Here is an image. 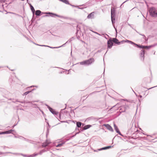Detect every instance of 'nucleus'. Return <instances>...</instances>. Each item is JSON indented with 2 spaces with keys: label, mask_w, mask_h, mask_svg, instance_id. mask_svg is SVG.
<instances>
[{
  "label": "nucleus",
  "mask_w": 157,
  "mask_h": 157,
  "mask_svg": "<svg viewBox=\"0 0 157 157\" xmlns=\"http://www.w3.org/2000/svg\"><path fill=\"white\" fill-rule=\"evenodd\" d=\"M92 32H93V33H95L96 34H97L98 35H100V36H101V35H100V34H99V33H97V32H94V31H92Z\"/></svg>",
  "instance_id": "a18cd8bd"
},
{
  "label": "nucleus",
  "mask_w": 157,
  "mask_h": 157,
  "mask_svg": "<svg viewBox=\"0 0 157 157\" xmlns=\"http://www.w3.org/2000/svg\"><path fill=\"white\" fill-rule=\"evenodd\" d=\"M30 9L32 11V13H33V17L32 19V20L33 19V17L34 16L35 10V9H34V7L31 5H30Z\"/></svg>",
  "instance_id": "a211bd4d"
},
{
  "label": "nucleus",
  "mask_w": 157,
  "mask_h": 157,
  "mask_svg": "<svg viewBox=\"0 0 157 157\" xmlns=\"http://www.w3.org/2000/svg\"><path fill=\"white\" fill-rule=\"evenodd\" d=\"M24 140L28 142L29 143H32V144L33 143V141L31 140H29V139H26V138H24Z\"/></svg>",
  "instance_id": "c756f323"
},
{
  "label": "nucleus",
  "mask_w": 157,
  "mask_h": 157,
  "mask_svg": "<svg viewBox=\"0 0 157 157\" xmlns=\"http://www.w3.org/2000/svg\"><path fill=\"white\" fill-rule=\"evenodd\" d=\"M102 150H104V149L103 148V147L98 149V151H101Z\"/></svg>",
  "instance_id": "49530a36"
},
{
  "label": "nucleus",
  "mask_w": 157,
  "mask_h": 157,
  "mask_svg": "<svg viewBox=\"0 0 157 157\" xmlns=\"http://www.w3.org/2000/svg\"><path fill=\"white\" fill-rule=\"evenodd\" d=\"M43 153V152L41 151V150L39 153H34L33 154L30 155L29 156V157H34L37 155H41Z\"/></svg>",
  "instance_id": "2eb2a0df"
},
{
  "label": "nucleus",
  "mask_w": 157,
  "mask_h": 157,
  "mask_svg": "<svg viewBox=\"0 0 157 157\" xmlns=\"http://www.w3.org/2000/svg\"><path fill=\"white\" fill-rule=\"evenodd\" d=\"M5 1V0H0V2H4Z\"/></svg>",
  "instance_id": "603ef678"
},
{
  "label": "nucleus",
  "mask_w": 157,
  "mask_h": 157,
  "mask_svg": "<svg viewBox=\"0 0 157 157\" xmlns=\"http://www.w3.org/2000/svg\"><path fill=\"white\" fill-rule=\"evenodd\" d=\"M139 97L140 98H141L142 97V96L141 95H139Z\"/></svg>",
  "instance_id": "bf43d9fd"
},
{
  "label": "nucleus",
  "mask_w": 157,
  "mask_h": 157,
  "mask_svg": "<svg viewBox=\"0 0 157 157\" xmlns=\"http://www.w3.org/2000/svg\"><path fill=\"white\" fill-rule=\"evenodd\" d=\"M46 15H44V17H48V14L51 17H54L55 16H56V13H53L52 12H48L47 13H46Z\"/></svg>",
  "instance_id": "f8f14e48"
},
{
  "label": "nucleus",
  "mask_w": 157,
  "mask_h": 157,
  "mask_svg": "<svg viewBox=\"0 0 157 157\" xmlns=\"http://www.w3.org/2000/svg\"><path fill=\"white\" fill-rule=\"evenodd\" d=\"M9 100H12V102L13 103H15V102H18L21 103H24V101H18L17 99H16L15 101H14V100H15L14 99L10 98L9 99Z\"/></svg>",
  "instance_id": "412c9836"
},
{
  "label": "nucleus",
  "mask_w": 157,
  "mask_h": 157,
  "mask_svg": "<svg viewBox=\"0 0 157 157\" xmlns=\"http://www.w3.org/2000/svg\"><path fill=\"white\" fill-rule=\"evenodd\" d=\"M13 154L14 155L20 154H19V153H13Z\"/></svg>",
  "instance_id": "5fc2aeb1"
},
{
  "label": "nucleus",
  "mask_w": 157,
  "mask_h": 157,
  "mask_svg": "<svg viewBox=\"0 0 157 157\" xmlns=\"http://www.w3.org/2000/svg\"><path fill=\"white\" fill-rule=\"evenodd\" d=\"M103 126H105L108 130L112 132H113V130L112 127L108 124H104Z\"/></svg>",
  "instance_id": "1a4fd4ad"
},
{
  "label": "nucleus",
  "mask_w": 157,
  "mask_h": 157,
  "mask_svg": "<svg viewBox=\"0 0 157 157\" xmlns=\"http://www.w3.org/2000/svg\"><path fill=\"white\" fill-rule=\"evenodd\" d=\"M102 118V117H101V118H98L95 117H90V119L92 120H96V121H98L99 119Z\"/></svg>",
  "instance_id": "bb28decb"
},
{
  "label": "nucleus",
  "mask_w": 157,
  "mask_h": 157,
  "mask_svg": "<svg viewBox=\"0 0 157 157\" xmlns=\"http://www.w3.org/2000/svg\"><path fill=\"white\" fill-rule=\"evenodd\" d=\"M81 6H82L83 7H79L78 6H77V7H78V8L79 9H82L83 8H86V5H85V4H83L82 5H81Z\"/></svg>",
  "instance_id": "473e14b6"
},
{
  "label": "nucleus",
  "mask_w": 157,
  "mask_h": 157,
  "mask_svg": "<svg viewBox=\"0 0 157 157\" xmlns=\"http://www.w3.org/2000/svg\"><path fill=\"white\" fill-rule=\"evenodd\" d=\"M112 40L113 43H114L117 45L121 44V43H123L124 42V40H122L121 41L119 42V41L118 40L115 38H113L112 39Z\"/></svg>",
  "instance_id": "423d86ee"
},
{
  "label": "nucleus",
  "mask_w": 157,
  "mask_h": 157,
  "mask_svg": "<svg viewBox=\"0 0 157 157\" xmlns=\"http://www.w3.org/2000/svg\"><path fill=\"white\" fill-rule=\"evenodd\" d=\"M3 67H2V66H0V68H3Z\"/></svg>",
  "instance_id": "338daca9"
},
{
  "label": "nucleus",
  "mask_w": 157,
  "mask_h": 157,
  "mask_svg": "<svg viewBox=\"0 0 157 157\" xmlns=\"http://www.w3.org/2000/svg\"><path fill=\"white\" fill-rule=\"evenodd\" d=\"M152 148V147H146V149L147 150H151Z\"/></svg>",
  "instance_id": "e433bc0d"
},
{
  "label": "nucleus",
  "mask_w": 157,
  "mask_h": 157,
  "mask_svg": "<svg viewBox=\"0 0 157 157\" xmlns=\"http://www.w3.org/2000/svg\"><path fill=\"white\" fill-rule=\"evenodd\" d=\"M59 0L60 1H61V2H63V3L66 4L70 5L72 6L73 7H77V6H75L74 5H71V4H70L69 2H68V1L67 0Z\"/></svg>",
  "instance_id": "dca6fc26"
},
{
  "label": "nucleus",
  "mask_w": 157,
  "mask_h": 157,
  "mask_svg": "<svg viewBox=\"0 0 157 157\" xmlns=\"http://www.w3.org/2000/svg\"><path fill=\"white\" fill-rule=\"evenodd\" d=\"M78 34L80 35V37L81 36V35H82V36H83V34L81 30H80L79 33H78Z\"/></svg>",
  "instance_id": "58836bf2"
},
{
  "label": "nucleus",
  "mask_w": 157,
  "mask_h": 157,
  "mask_svg": "<svg viewBox=\"0 0 157 157\" xmlns=\"http://www.w3.org/2000/svg\"><path fill=\"white\" fill-rule=\"evenodd\" d=\"M14 131V130L10 129V130L0 132V135L12 133V132Z\"/></svg>",
  "instance_id": "6e6552de"
},
{
  "label": "nucleus",
  "mask_w": 157,
  "mask_h": 157,
  "mask_svg": "<svg viewBox=\"0 0 157 157\" xmlns=\"http://www.w3.org/2000/svg\"><path fill=\"white\" fill-rule=\"evenodd\" d=\"M61 122H62V123H63V122H66V123H67V121H61Z\"/></svg>",
  "instance_id": "8fccbe9b"
},
{
  "label": "nucleus",
  "mask_w": 157,
  "mask_h": 157,
  "mask_svg": "<svg viewBox=\"0 0 157 157\" xmlns=\"http://www.w3.org/2000/svg\"><path fill=\"white\" fill-rule=\"evenodd\" d=\"M45 105L47 106V108L49 110H50V109H51L52 108L50 107L47 104H46Z\"/></svg>",
  "instance_id": "a19ab883"
},
{
  "label": "nucleus",
  "mask_w": 157,
  "mask_h": 157,
  "mask_svg": "<svg viewBox=\"0 0 157 157\" xmlns=\"http://www.w3.org/2000/svg\"><path fill=\"white\" fill-rule=\"evenodd\" d=\"M149 12L151 17L155 18L157 17V10L154 7H150L149 9Z\"/></svg>",
  "instance_id": "f257e3e1"
},
{
  "label": "nucleus",
  "mask_w": 157,
  "mask_h": 157,
  "mask_svg": "<svg viewBox=\"0 0 157 157\" xmlns=\"http://www.w3.org/2000/svg\"><path fill=\"white\" fill-rule=\"evenodd\" d=\"M49 148L48 147H47L45 148V149H43L41 150V151L43 152L47 151H48L49 150Z\"/></svg>",
  "instance_id": "f704fd0d"
},
{
  "label": "nucleus",
  "mask_w": 157,
  "mask_h": 157,
  "mask_svg": "<svg viewBox=\"0 0 157 157\" xmlns=\"http://www.w3.org/2000/svg\"><path fill=\"white\" fill-rule=\"evenodd\" d=\"M41 12L39 10H37L35 12V14L37 16H40L41 15Z\"/></svg>",
  "instance_id": "6ab92c4d"
},
{
  "label": "nucleus",
  "mask_w": 157,
  "mask_h": 157,
  "mask_svg": "<svg viewBox=\"0 0 157 157\" xmlns=\"http://www.w3.org/2000/svg\"><path fill=\"white\" fill-rule=\"evenodd\" d=\"M111 21H112V23L113 24V26L115 29V30L116 31V33H117V28H116L115 27V25H114V24L115 23V17H111Z\"/></svg>",
  "instance_id": "9b49d317"
},
{
  "label": "nucleus",
  "mask_w": 157,
  "mask_h": 157,
  "mask_svg": "<svg viewBox=\"0 0 157 157\" xmlns=\"http://www.w3.org/2000/svg\"><path fill=\"white\" fill-rule=\"evenodd\" d=\"M145 51L144 50L142 49L140 54V58L141 60L142 61H143L144 60Z\"/></svg>",
  "instance_id": "0eeeda50"
},
{
  "label": "nucleus",
  "mask_w": 157,
  "mask_h": 157,
  "mask_svg": "<svg viewBox=\"0 0 157 157\" xmlns=\"http://www.w3.org/2000/svg\"><path fill=\"white\" fill-rule=\"evenodd\" d=\"M91 126V125H90V124H88V125H86L85 126L83 127V130H86V129L90 128Z\"/></svg>",
  "instance_id": "4be33fe9"
},
{
  "label": "nucleus",
  "mask_w": 157,
  "mask_h": 157,
  "mask_svg": "<svg viewBox=\"0 0 157 157\" xmlns=\"http://www.w3.org/2000/svg\"><path fill=\"white\" fill-rule=\"evenodd\" d=\"M119 112L120 113V114L122 112H125V109L123 106L120 109Z\"/></svg>",
  "instance_id": "393cba45"
},
{
  "label": "nucleus",
  "mask_w": 157,
  "mask_h": 157,
  "mask_svg": "<svg viewBox=\"0 0 157 157\" xmlns=\"http://www.w3.org/2000/svg\"><path fill=\"white\" fill-rule=\"evenodd\" d=\"M128 25H129V26H130L131 27H132V26H131V25H130V24H128Z\"/></svg>",
  "instance_id": "052dcab7"
},
{
  "label": "nucleus",
  "mask_w": 157,
  "mask_h": 157,
  "mask_svg": "<svg viewBox=\"0 0 157 157\" xmlns=\"http://www.w3.org/2000/svg\"><path fill=\"white\" fill-rule=\"evenodd\" d=\"M115 105L114 106H113V107L111 108V109H112V108H113V107H115Z\"/></svg>",
  "instance_id": "69168bd1"
},
{
  "label": "nucleus",
  "mask_w": 157,
  "mask_h": 157,
  "mask_svg": "<svg viewBox=\"0 0 157 157\" xmlns=\"http://www.w3.org/2000/svg\"><path fill=\"white\" fill-rule=\"evenodd\" d=\"M94 61L93 58H90L88 59L84 60L80 62V63L82 65H89L91 64Z\"/></svg>",
  "instance_id": "f03ea898"
},
{
  "label": "nucleus",
  "mask_w": 157,
  "mask_h": 157,
  "mask_svg": "<svg viewBox=\"0 0 157 157\" xmlns=\"http://www.w3.org/2000/svg\"><path fill=\"white\" fill-rule=\"evenodd\" d=\"M48 12H43V13H42L41 12V13L42 14H46V13H47Z\"/></svg>",
  "instance_id": "13d9d810"
},
{
  "label": "nucleus",
  "mask_w": 157,
  "mask_h": 157,
  "mask_svg": "<svg viewBox=\"0 0 157 157\" xmlns=\"http://www.w3.org/2000/svg\"><path fill=\"white\" fill-rule=\"evenodd\" d=\"M52 109L49 110L51 112V113H52L53 114H55L56 115H57L58 114V112H56V111H55L54 109H53L52 108H51Z\"/></svg>",
  "instance_id": "aec40b11"
},
{
  "label": "nucleus",
  "mask_w": 157,
  "mask_h": 157,
  "mask_svg": "<svg viewBox=\"0 0 157 157\" xmlns=\"http://www.w3.org/2000/svg\"><path fill=\"white\" fill-rule=\"evenodd\" d=\"M70 112L71 113H74V111H73L72 110H71L70 111Z\"/></svg>",
  "instance_id": "3c124183"
},
{
  "label": "nucleus",
  "mask_w": 157,
  "mask_h": 157,
  "mask_svg": "<svg viewBox=\"0 0 157 157\" xmlns=\"http://www.w3.org/2000/svg\"><path fill=\"white\" fill-rule=\"evenodd\" d=\"M65 143V142L63 141L61 143H60L59 144H58L56 146V147H61Z\"/></svg>",
  "instance_id": "b1692460"
},
{
  "label": "nucleus",
  "mask_w": 157,
  "mask_h": 157,
  "mask_svg": "<svg viewBox=\"0 0 157 157\" xmlns=\"http://www.w3.org/2000/svg\"><path fill=\"white\" fill-rule=\"evenodd\" d=\"M154 45H151L149 46H144L143 45H140L139 44H138L137 47L139 48L143 49L145 48L146 49H149L151 47L154 46Z\"/></svg>",
  "instance_id": "20e7f679"
},
{
  "label": "nucleus",
  "mask_w": 157,
  "mask_h": 157,
  "mask_svg": "<svg viewBox=\"0 0 157 157\" xmlns=\"http://www.w3.org/2000/svg\"><path fill=\"white\" fill-rule=\"evenodd\" d=\"M117 133L119 134L120 135L122 136H123V135L121 132L119 131V132H117Z\"/></svg>",
  "instance_id": "79ce46f5"
},
{
  "label": "nucleus",
  "mask_w": 157,
  "mask_h": 157,
  "mask_svg": "<svg viewBox=\"0 0 157 157\" xmlns=\"http://www.w3.org/2000/svg\"><path fill=\"white\" fill-rule=\"evenodd\" d=\"M111 17H114L115 16V9L114 8H112L111 9Z\"/></svg>",
  "instance_id": "4468645a"
},
{
  "label": "nucleus",
  "mask_w": 157,
  "mask_h": 157,
  "mask_svg": "<svg viewBox=\"0 0 157 157\" xmlns=\"http://www.w3.org/2000/svg\"><path fill=\"white\" fill-rule=\"evenodd\" d=\"M56 16H57V17H60V18H62L63 17L62 16H60V15H59L57 14H56Z\"/></svg>",
  "instance_id": "c03bdc74"
},
{
  "label": "nucleus",
  "mask_w": 157,
  "mask_h": 157,
  "mask_svg": "<svg viewBox=\"0 0 157 157\" xmlns=\"http://www.w3.org/2000/svg\"><path fill=\"white\" fill-rule=\"evenodd\" d=\"M82 123L79 121H78L76 123V126L78 128H80L82 125Z\"/></svg>",
  "instance_id": "a878e982"
},
{
  "label": "nucleus",
  "mask_w": 157,
  "mask_h": 157,
  "mask_svg": "<svg viewBox=\"0 0 157 157\" xmlns=\"http://www.w3.org/2000/svg\"><path fill=\"white\" fill-rule=\"evenodd\" d=\"M6 147H6V146H4V147H3V149H5V148Z\"/></svg>",
  "instance_id": "e2e57ef3"
},
{
  "label": "nucleus",
  "mask_w": 157,
  "mask_h": 157,
  "mask_svg": "<svg viewBox=\"0 0 157 157\" xmlns=\"http://www.w3.org/2000/svg\"><path fill=\"white\" fill-rule=\"evenodd\" d=\"M36 45H39V46H41L47 47H49V48H59V47H50V46H47V45H39V44H37Z\"/></svg>",
  "instance_id": "5701e85b"
},
{
  "label": "nucleus",
  "mask_w": 157,
  "mask_h": 157,
  "mask_svg": "<svg viewBox=\"0 0 157 157\" xmlns=\"http://www.w3.org/2000/svg\"><path fill=\"white\" fill-rule=\"evenodd\" d=\"M47 123L48 124V125L49 126L48 123V122H47Z\"/></svg>",
  "instance_id": "774afa93"
},
{
  "label": "nucleus",
  "mask_w": 157,
  "mask_h": 157,
  "mask_svg": "<svg viewBox=\"0 0 157 157\" xmlns=\"http://www.w3.org/2000/svg\"><path fill=\"white\" fill-rule=\"evenodd\" d=\"M79 24L80 25H81V27L82 28L83 30L85 31V27L86 26V25L82 23L80 24Z\"/></svg>",
  "instance_id": "2f4dec72"
},
{
  "label": "nucleus",
  "mask_w": 157,
  "mask_h": 157,
  "mask_svg": "<svg viewBox=\"0 0 157 157\" xmlns=\"http://www.w3.org/2000/svg\"><path fill=\"white\" fill-rule=\"evenodd\" d=\"M114 129L117 132L120 131L117 127L115 124H114Z\"/></svg>",
  "instance_id": "cd10ccee"
},
{
  "label": "nucleus",
  "mask_w": 157,
  "mask_h": 157,
  "mask_svg": "<svg viewBox=\"0 0 157 157\" xmlns=\"http://www.w3.org/2000/svg\"><path fill=\"white\" fill-rule=\"evenodd\" d=\"M9 13H12V14H15L16 16H21L20 15H19L18 14H16V13H13V12H9Z\"/></svg>",
  "instance_id": "ea45409f"
},
{
  "label": "nucleus",
  "mask_w": 157,
  "mask_h": 157,
  "mask_svg": "<svg viewBox=\"0 0 157 157\" xmlns=\"http://www.w3.org/2000/svg\"><path fill=\"white\" fill-rule=\"evenodd\" d=\"M14 137L15 138H19L20 139H21V140H22V139L24 140V138H25L24 137H23L22 136H15Z\"/></svg>",
  "instance_id": "c85d7f7f"
},
{
  "label": "nucleus",
  "mask_w": 157,
  "mask_h": 157,
  "mask_svg": "<svg viewBox=\"0 0 157 157\" xmlns=\"http://www.w3.org/2000/svg\"><path fill=\"white\" fill-rule=\"evenodd\" d=\"M17 124H17H14V125H13V126H12V127L13 128Z\"/></svg>",
  "instance_id": "864d4df0"
},
{
  "label": "nucleus",
  "mask_w": 157,
  "mask_h": 157,
  "mask_svg": "<svg viewBox=\"0 0 157 157\" xmlns=\"http://www.w3.org/2000/svg\"><path fill=\"white\" fill-rule=\"evenodd\" d=\"M136 32H137V33H138L140 35H142V36H144V37H143V38H144V40H146V36H145L144 34H140V33H138V32H137V31H136Z\"/></svg>",
  "instance_id": "4c0bfd02"
},
{
  "label": "nucleus",
  "mask_w": 157,
  "mask_h": 157,
  "mask_svg": "<svg viewBox=\"0 0 157 157\" xmlns=\"http://www.w3.org/2000/svg\"><path fill=\"white\" fill-rule=\"evenodd\" d=\"M108 48H111L113 46V43L111 38H110L107 42Z\"/></svg>",
  "instance_id": "7ed1b4c3"
},
{
  "label": "nucleus",
  "mask_w": 157,
  "mask_h": 157,
  "mask_svg": "<svg viewBox=\"0 0 157 157\" xmlns=\"http://www.w3.org/2000/svg\"><path fill=\"white\" fill-rule=\"evenodd\" d=\"M28 103H30V104H33V103H32V102H31V101H29V102H28Z\"/></svg>",
  "instance_id": "6e6d98bb"
},
{
  "label": "nucleus",
  "mask_w": 157,
  "mask_h": 157,
  "mask_svg": "<svg viewBox=\"0 0 157 157\" xmlns=\"http://www.w3.org/2000/svg\"><path fill=\"white\" fill-rule=\"evenodd\" d=\"M127 1V0L126 1H125V2H123L122 4H121V6H120V7H121H121H122V5H123V4L124 3H125V2H126Z\"/></svg>",
  "instance_id": "09e8293b"
},
{
  "label": "nucleus",
  "mask_w": 157,
  "mask_h": 157,
  "mask_svg": "<svg viewBox=\"0 0 157 157\" xmlns=\"http://www.w3.org/2000/svg\"><path fill=\"white\" fill-rule=\"evenodd\" d=\"M81 28H82L81 27V26L79 24L77 26L76 34L77 38L78 40L80 39V35L78 34V33H79V32L80 31V30H81Z\"/></svg>",
  "instance_id": "39448f33"
},
{
  "label": "nucleus",
  "mask_w": 157,
  "mask_h": 157,
  "mask_svg": "<svg viewBox=\"0 0 157 157\" xmlns=\"http://www.w3.org/2000/svg\"><path fill=\"white\" fill-rule=\"evenodd\" d=\"M124 42H127V43H130L132 45H135L137 47V45H138V44H136V43H134V42L131 41H130V40H124Z\"/></svg>",
  "instance_id": "ddd939ff"
},
{
  "label": "nucleus",
  "mask_w": 157,
  "mask_h": 157,
  "mask_svg": "<svg viewBox=\"0 0 157 157\" xmlns=\"http://www.w3.org/2000/svg\"><path fill=\"white\" fill-rule=\"evenodd\" d=\"M104 37H105L106 39H107V37H106L105 36H104Z\"/></svg>",
  "instance_id": "0e129e2a"
},
{
  "label": "nucleus",
  "mask_w": 157,
  "mask_h": 157,
  "mask_svg": "<svg viewBox=\"0 0 157 157\" xmlns=\"http://www.w3.org/2000/svg\"><path fill=\"white\" fill-rule=\"evenodd\" d=\"M157 86H155L154 87H151V88H150L148 89V90L150 89H151V88H153V87H157Z\"/></svg>",
  "instance_id": "4d7b16f0"
},
{
  "label": "nucleus",
  "mask_w": 157,
  "mask_h": 157,
  "mask_svg": "<svg viewBox=\"0 0 157 157\" xmlns=\"http://www.w3.org/2000/svg\"><path fill=\"white\" fill-rule=\"evenodd\" d=\"M68 41H67L65 43L63 44L61 46H59V48L60 47H63L64 46V45H65V44L67 43V42H68Z\"/></svg>",
  "instance_id": "37998d69"
},
{
  "label": "nucleus",
  "mask_w": 157,
  "mask_h": 157,
  "mask_svg": "<svg viewBox=\"0 0 157 157\" xmlns=\"http://www.w3.org/2000/svg\"><path fill=\"white\" fill-rule=\"evenodd\" d=\"M50 143V142H49L48 140H46L45 142L43 143L42 144V146L43 147H47L48 146Z\"/></svg>",
  "instance_id": "f3484780"
},
{
  "label": "nucleus",
  "mask_w": 157,
  "mask_h": 157,
  "mask_svg": "<svg viewBox=\"0 0 157 157\" xmlns=\"http://www.w3.org/2000/svg\"><path fill=\"white\" fill-rule=\"evenodd\" d=\"M123 107H124V109H125V111H126V110H128L129 109V107L128 105H126Z\"/></svg>",
  "instance_id": "72a5a7b5"
},
{
  "label": "nucleus",
  "mask_w": 157,
  "mask_h": 157,
  "mask_svg": "<svg viewBox=\"0 0 157 157\" xmlns=\"http://www.w3.org/2000/svg\"><path fill=\"white\" fill-rule=\"evenodd\" d=\"M34 90V89L33 90H31V91H28L27 92H25V93H24L22 95L23 96H24V95H27V94H29V93H30V92H32V91Z\"/></svg>",
  "instance_id": "7c9ffc66"
},
{
  "label": "nucleus",
  "mask_w": 157,
  "mask_h": 157,
  "mask_svg": "<svg viewBox=\"0 0 157 157\" xmlns=\"http://www.w3.org/2000/svg\"><path fill=\"white\" fill-rule=\"evenodd\" d=\"M61 115V114L60 113L59 114V117H60V119Z\"/></svg>",
  "instance_id": "680f3d73"
},
{
  "label": "nucleus",
  "mask_w": 157,
  "mask_h": 157,
  "mask_svg": "<svg viewBox=\"0 0 157 157\" xmlns=\"http://www.w3.org/2000/svg\"><path fill=\"white\" fill-rule=\"evenodd\" d=\"M20 155H22L24 157H27V155H24L22 154H20Z\"/></svg>",
  "instance_id": "de8ad7c7"
},
{
  "label": "nucleus",
  "mask_w": 157,
  "mask_h": 157,
  "mask_svg": "<svg viewBox=\"0 0 157 157\" xmlns=\"http://www.w3.org/2000/svg\"><path fill=\"white\" fill-rule=\"evenodd\" d=\"M95 13L94 12H91L87 16V18L88 19H93L94 18L95 16L94 15V14Z\"/></svg>",
  "instance_id": "9d476101"
},
{
  "label": "nucleus",
  "mask_w": 157,
  "mask_h": 157,
  "mask_svg": "<svg viewBox=\"0 0 157 157\" xmlns=\"http://www.w3.org/2000/svg\"><path fill=\"white\" fill-rule=\"evenodd\" d=\"M113 146H108L103 147V148H104V150H105L109 149V148H111Z\"/></svg>",
  "instance_id": "c9c22d12"
}]
</instances>
